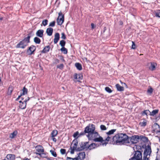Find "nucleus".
<instances>
[{
    "label": "nucleus",
    "mask_w": 160,
    "mask_h": 160,
    "mask_svg": "<svg viewBox=\"0 0 160 160\" xmlns=\"http://www.w3.org/2000/svg\"><path fill=\"white\" fill-rule=\"evenodd\" d=\"M153 127L155 128L156 129H157L155 130V131H156L157 132H160V127L158 124L157 123H155L153 125Z\"/></svg>",
    "instance_id": "393cba45"
},
{
    "label": "nucleus",
    "mask_w": 160,
    "mask_h": 160,
    "mask_svg": "<svg viewBox=\"0 0 160 160\" xmlns=\"http://www.w3.org/2000/svg\"><path fill=\"white\" fill-rule=\"evenodd\" d=\"M116 129H112L109 131V132H107V134L108 135H110L113 134V133L116 131Z\"/></svg>",
    "instance_id": "2f4dec72"
},
{
    "label": "nucleus",
    "mask_w": 160,
    "mask_h": 160,
    "mask_svg": "<svg viewBox=\"0 0 160 160\" xmlns=\"http://www.w3.org/2000/svg\"><path fill=\"white\" fill-rule=\"evenodd\" d=\"M47 159L48 160H52L51 158H47Z\"/></svg>",
    "instance_id": "e2e57ef3"
},
{
    "label": "nucleus",
    "mask_w": 160,
    "mask_h": 160,
    "mask_svg": "<svg viewBox=\"0 0 160 160\" xmlns=\"http://www.w3.org/2000/svg\"><path fill=\"white\" fill-rule=\"evenodd\" d=\"M86 133H87V132H85V130H84V131L83 132H81V133H80V136L83 135H84Z\"/></svg>",
    "instance_id": "4d7b16f0"
},
{
    "label": "nucleus",
    "mask_w": 160,
    "mask_h": 160,
    "mask_svg": "<svg viewBox=\"0 0 160 160\" xmlns=\"http://www.w3.org/2000/svg\"><path fill=\"white\" fill-rule=\"evenodd\" d=\"M159 142H160V138H159Z\"/></svg>",
    "instance_id": "774afa93"
},
{
    "label": "nucleus",
    "mask_w": 160,
    "mask_h": 160,
    "mask_svg": "<svg viewBox=\"0 0 160 160\" xmlns=\"http://www.w3.org/2000/svg\"><path fill=\"white\" fill-rule=\"evenodd\" d=\"M95 125L93 124H89L85 128V132L88 133V134H91L95 131Z\"/></svg>",
    "instance_id": "39448f33"
},
{
    "label": "nucleus",
    "mask_w": 160,
    "mask_h": 160,
    "mask_svg": "<svg viewBox=\"0 0 160 160\" xmlns=\"http://www.w3.org/2000/svg\"><path fill=\"white\" fill-rule=\"evenodd\" d=\"M159 110L158 109H155L153 110L151 112H150V115L151 116H154L156 114L158 113Z\"/></svg>",
    "instance_id": "c756f323"
},
{
    "label": "nucleus",
    "mask_w": 160,
    "mask_h": 160,
    "mask_svg": "<svg viewBox=\"0 0 160 160\" xmlns=\"http://www.w3.org/2000/svg\"><path fill=\"white\" fill-rule=\"evenodd\" d=\"M74 78L77 80V81L79 82L82 79V75L80 74H75L74 75Z\"/></svg>",
    "instance_id": "a211bd4d"
},
{
    "label": "nucleus",
    "mask_w": 160,
    "mask_h": 160,
    "mask_svg": "<svg viewBox=\"0 0 160 160\" xmlns=\"http://www.w3.org/2000/svg\"><path fill=\"white\" fill-rule=\"evenodd\" d=\"M66 150L62 148L60 150V153L62 155L66 153Z\"/></svg>",
    "instance_id": "de8ad7c7"
},
{
    "label": "nucleus",
    "mask_w": 160,
    "mask_h": 160,
    "mask_svg": "<svg viewBox=\"0 0 160 160\" xmlns=\"http://www.w3.org/2000/svg\"><path fill=\"white\" fill-rule=\"evenodd\" d=\"M151 152V147L149 145H148L144 150L142 160H149Z\"/></svg>",
    "instance_id": "20e7f679"
},
{
    "label": "nucleus",
    "mask_w": 160,
    "mask_h": 160,
    "mask_svg": "<svg viewBox=\"0 0 160 160\" xmlns=\"http://www.w3.org/2000/svg\"><path fill=\"white\" fill-rule=\"evenodd\" d=\"M19 102L21 103H22V102L21 101H19Z\"/></svg>",
    "instance_id": "0e129e2a"
},
{
    "label": "nucleus",
    "mask_w": 160,
    "mask_h": 160,
    "mask_svg": "<svg viewBox=\"0 0 160 160\" xmlns=\"http://www.w3.org/2000/svg\"><path fill=\"white\" fill-rule=\"evenodd\" d=\"M66 44L65 42L63 40H61L60 42V44L62 47H64Z\"/></svg>",
    "instance_id": "a19ab883"
},
{
    "label": "nucleus",
    "mask_w": 160,
    "mask_h": 160,
    "mask_svg": "<svg viewBox=\"0 0 160 160\" xmlns=\"http://www.w3.org/2000/svg\"><path fill=\"white\" fill-rule=\"evenodd\" d=\"M140 138H141V139L142 141H143V142H147L148 141V138L146 137H144V136L140 137Z\"/></svg>",
    "instance_id": "58836bf2"
},
{
    "label": "nucleus",
    "mask_w": 160,
    "mask_h": 160,
    "mask_svg": "<svg viewBox=\"0 0 160 160\" xmlns=\"http://www.w3.org/2000/svg\"><path fill=\"white\" fill-rule=\"evenodd\" d=\"M78 148H77V149H76L74 147H72V146H71L70 147V149H71L70 153L71 154H73L74 153V151L75 150H76V151H78L77 150V149Z\"/></svg>",
    "instance_id": "ea45409f"
},
{
    "label": "nucleus",
    "mask_w": 160,
    "mask_h": 160,
    "mask_svg": "<svg viewBox=\"0 0 160 160\" xmlns=\"http://www.w3.org/2000/svg\"><path fill=\"white\" fill-rule=\"evenodd\" d=\"M60 50L61 52H63L64 54H66L68 52L67 49L65 48L64 47H62L61 49Z\"/></svg>",
    "instance_id": "f704fd0d"
},
{
    "label": "nucleus",
    "mask_w": 160,
    "mask_h": 160,
    "mask_svg": "<svg viewBox=\"0 0 160 160\" xmlns=\"http://www.w3.org/2000/svg\"><path fill=\"white\" fill-rule=\"evenodd\" d=\"M75 66L77 69L79 70H81L82 69L81 65L79 63H76Z\"/></svg>",
    "instance_id": "cd10ccee"
},
{
    "label": "nucleus",
    "mask_w": 160,
    "mask_h": 160,
    "mask_svg": "<svg viewBox=\"0 0 160 160\" xmlns=\"http://www.w3.org/2000/svg\"><path fill=\"white\" fill-rule=\"evenodd\" d=\"M29 97H28L27 99H25L23 102H22V103H20V108L21 109H25L26 106V102L29 100Z\"/></svg>",
    "instance_id": "f8f14e48"
},
{
    "label": "nucleus",
    "mask_w": 160,
    "mask_h": 160,
    "mask_svg": "<svg viewBox=\"0 0 160 160\" xmlns=\"http://www.w3.org/2000/svg\"><path fill=\"white\" fill-rule=\"evenodd\" d=\"M34 42L36 44H40L41 42V40L38 38L35 37L34 38Z\"/></svg>",
    "instance_id": "7c9ffc66"
},
{
    "label": "nucleus",
    "mask_w": 160,
    "mask_h": 160,
    "mask_svg": "<svg viewBox=\"0 0 160 160\" xmlns=\"http://www.w3.org/2000/svg\"><path fill=\"white\" fill-rule=\"evenodd\" d=\"M53 32V29L52 28H48L46 30V33L49 36H51Z\"/></svg>",
    "instance_id": "4be33fe9"
},
{
    "label": "nucleus",
    "mask_w": 160,
    "mask_h": 160,
    "mask_svg": "<svg viewBox=\"0 0 160 160\" xmlns=\"http://www.w3.org/2000/svg\"><path fill=\"white\" fill-rule=\"evenodd\" d=\"M122 85H124L125 86L127 87V85H126V84L124 83V82H123V83H122Z\"/></svg>",
    "instance_id": "680f3d73"
},
{
    "label": "nucleus",
    "mask_w": 160,
    "mask_h": 160,
    "mask_svg": "<svg viewBox=\"0 0 160 160\" xmlns=\"http://www.w3.org/2000/svg\"><path fill=\"white\" fill-rule=\"evenodd\" d=\"M156 17L160 18V10H158L155 12Z\"/></svg>",
    "instance_id": "4c0bfd02"
},
{
    "label": "nucleus",
    "mask_w": 160,
    "mask_h": 160,
    "mask_svg": "<svg viewBox=\"0 0 160 160\" xmlns=\"http://www.w3.org/2000/svg\"><path fill=\"white\" fill-rule=\"evenodd\" d=\"M38 155L42 158H47V154L45 153L44 152H41V153H39Z\"/></svg>",
    "instance_id": "c9c22d12"
},
{
    "label": "nucleus",
    "mask_w": 160,
    "mask_h": 160,
    "mask_svg": "<svg viewBox=\"0 0 160 160\" xmlns=\"http://www.w3.org/2000/svg\"><path fill=\"white\" fill-rule=\"evenodd\" d=\"M30 36L28 34V36L27 37L25 38L22 40L20 41L17 44L16 47L17 48H20L23 49L30 42Z\"/></svg>",
    "instance_id": "7ed1b4c3"
},
{
    "label": "nucleus",
    "mask_w": 160,
    "mask_h": 160,
    "mask_svg": "<svg viewBox=\"0 0 160 160\" xmlns=\"http://www.w3.org/2000/svg\"><path fill=\"white\" fill-rule=\"evenodd\" d=\"M105 90L109 93H110L112 92V90L108 87H106L105 88Z\"/></svg>",
    "instance_id": "c03bdc74"
},
{
    "label": "nucleus",
    "mask_w": 160,
    "mask_h": 160,
    "mask_svg": "<svg viewBox=\"0 0 160 160\" xmlns=\"http://www.w3.org/2000/svg\"><path fill=\"white\" fill-rule=\"evenodd\" d=\"M48 21L47 19H45L42 21V24L44 26H46L48 24Z\"/></svg>",
    "instance_id": "a18cd8bd"
},
{
    "label": "nucleus",
    "mask_w": 160,
    "mask_h": 160,
    "mask_svg": "<svg viewBox=\"0 0 160 160\" xmlns=\"http://www.w3.org/2000/svg\"><path fill=\"white\" fill-rule=\"evenodd\" d=\"M100 129L102 130H105L107 129L106 126L103 125H102L100 126Z\"/></svg>",
    "instance_id": "49530a36"
},
{
    "label": "nucleus",
    "mask_w": 160,
    "mask_h": 160,
    "mask_svg": "<svg viewBox=\"0 0 160 160\" xmlns=\"http://www.w3.org/2000/svg\"><path fill=\"white\" fill-rule=\"evenodd\" d=\"M6 159L8 160H14L15 159V156L13 154H8L6 157Z\"/></svg>",
    "instance_id": "6ab92c4d"
},
{
    "label": "nucleus",
    "mask_w": 160,
    "mask_h": 160,
    "mask_svg": "<svg viewBox=\"0 0 160 160\" xmlns=\"http://www.w3.org/2000/svg\"><path fill=\"white\" fill-rule=\"evenodd\" d=\"M35 148L36 151L37 152L35 153L37 155H38L39 153L44 152V148L41 145H38L36 146L35 147Z\"/></svg>",
    "instance_id": "9d476101"
},
{
    "label": "nucleus",
    "mask_w": 160,
    "mask_h": 160,
    "mask_svg": "<svg viewBox=\"0 0 160 160\" xmlns=\"http://www.w3.org/2000/svg\"><path fill=\"white\" fill-rule=\"evenodd\" d=\"M36 49V47L35 46L32 45L27 50V52L28 53V54L32 55Z\"/></svg>",
    "instance_id": "ddd939ff"
},
{
    "label": "nucleus",
    "mask_w": 160,
    "mask_h": 160,
    "mask_svg": "<svg viewBox=\"0 0 160 160\" xmlns=\"http://www.w3.org/2000/svg\"><path fill=\"white\" fill-rule=\"evenodd\" d=\"M52 140L54 142H56L57 141L56 139L54 138H53Z\"/></svg>",
    "instance_id": "bf43d9fd"
},
{
    "label": "nucleus",
    "mask_w": 160,
    "mask_h": 160,
    "mask_svg": "<svg viewBox=\"0 0 160 160\" xmlns=\"http://www.w3.org/2000/svg\"><path fill=\"white\" fill-rule=\"evenodd\" d=\"M13 90V87L12 86H10L8 88V91L7 94L8 95H11Z\"/></svg>",
    "instance_id": "a878e982"
},
{
    "label": "nucleus",
    "mask_w": 160,
    "mask_h": 160,
    "mask_svg": "<svg viewBox=\"0 0 160 160\" xmlns=\"http://www.w3.org/2000/svg\"><path fill=\"white\" fill-rule=\"evenodd\" d=\"M50 49V47L49 46H47L44 47L42 50V52L44 53H46L48 52Z\"/></svg>",
    "instance_id": "b1692460"
},
{
    "label": "nucleus",
    "mask_w": 160,
    "mask_h": 160,
    "mask_svg": "<svg viewBox=\"0 0 160 160\" xmlns=\"http://www.w3.org/2000/svg\"><path fill=\"white\" fill-rule=\"evenodd\" d=\"M58 134V131L56 130H54L52 131L51 133L52 137H55Z\"/></svg>",
    "instance_id": "473e14b6"
},
{
    "label": "nucleus",
    "mask_w": 160,
    "mask_h": 160,
    "mask_svg": "<svg viewBox=\"0 0 160 160\" xmlns=\"http://www.w3.org/2000/svg\"><path fill=\"white\" fill-rule=\"evenodd\" d=\"M156 63L154 62H151L150 63V66L149 67V69L151 71H154L156 69Z\"/></svg>",
    "instance_id": "2eb2a0df"
},
{
    "label": "nucleus",
    "mask_w": 160,
    "mask_h": 160,
    "mask_svg": "<svg viewBox=\"0 0 160 160\" xmlns=\"http://www.w3.org/2000/svg\"><path fill=\"white\" fill-rule=\"evenodd\" d=\"M101 145V144H97L95 143H92L89 145L88 147V149L89 150H91L92 149H94L99 146L100 145Z\"/></svg>",
    "instance_id": "4468645a"
},
{
    "label": "nucleus",
    "mask_w": 160,
    "mask_h": 160,
    "mask_svg": "<svg viewBox=\"0 0 160 160\" xmlns=\"http://www.w3.org/2000/svg\"><path fill=\"white\" fill-rule=\"evenodd\" d=\"M67 160H77V159L76 158H71L69 157H67L66 158Z\"/></svg>",
    "instance_id": "3c124183"
},
{
    "label": "nucleus",
    "mask_w": 160,
    "mask_h": 160,
    "mask_svg": "<svg viewBox=\"0 0 160 160\" xmlns=\"http://www.w3.org/2000/svg\"><path fill=\"white\" fill-rule=\"evenodd\" d=\"M59 60L57 59H55V63L56 64H57L59 63Z\"/></svg>",
    "instance_id": "6e6d98bb"
},
{
    "label": "nucleus",
    "mask_w": 160,
    "mask_h": 160,
    "mask_svg": "<svg viewBox=\"0 0 160 160\" xmlns=\"http://www.w3.org/2000/svg\"><path fill=\"white\" fill-rule=\"evenodd\" d=\"M58 17L57 19V24L59 25H61L64 21V15L62 14L61 11L58 13Z\"/></svg>",
    "instance_id": "0eeeda50"
},
{
    "label": "nucleus",
    "mask_w": 160,
    "mask_h": 160,
    "mask_svg": "<svg viewBox=\"0 0 160 160\" xmlns=\"http://www.w3.org/2000/svg\"><path fill=\"white\" fill-rule=\"evenodd\" d=\"M22 95H21V94H20V95H19L18 96V97L16 99V101H18L19 100V98L21 97V96H22Z\"/></svg>",
    "instance_id": "13d9d810"
},
{
    "label": "nucleus",
    "mask_w": 160,
    "mask_h": 160,
    "mask_svg": "<svg viewBox=\"0 0 160 160\" xmlns=\"http://www.w3.org/2000/svg\"><path fill=\"white\" fill-rule=\"evenodd\" d=\"M129 142L130 143H128L131 144H135L137 143L138 141V140L139 139V137L138 136L135 135L133 136L130 138H129Z\"/></svg>",
    "instance_id": "1a4fd4ad"
},
{
    "label": "nucleus",
    "mask_w": 160,
    "mask_h": 160,
    "mask_svg": "<svg viewBox=\"0 0 160 160\" xmlns=\"http://www.w3.org/2000/svg\"><path fill=\"white\" fill-rule=\"evenodd\" d=\"M112 143L113 144L121 143L127 145L130 142L128 137L126 134L122 133L116 134L112 137Z\"/></svg>",
    "instance_id": "f257e3e1"
},
{
    "label": "nucleus",
    "mask_w": 160,
    "mask_h": 160,
    "mask_svg": "<svg viewBox=\"0 0 160 160\" xmlns=\"http://www.w3.org/2000/svg\"><path fill=\"white\" fill-rule=\"evenodd\" d=\"M2 18H0V19L1 20H2Z\"/></svg>",
    "instance_id": "338daca9"
},
{
    "label": "nucleus",
    "mask_w": 160,
    "mask_h": 160,
    "mask_svg": "<svg viewBox=\"0 0 160 160\" xmlns=\"http://www.w3.org/2000/svg\"><path fill=\"white\" fill-rule=\"evenodd\" d=\"M142 158L141 152L140 151H137L135 152L133 157L130 159L129 160H142Z\"/></svg>",
    "instance_id": "423d86ee"
},
{
    "label": "nucleus",
    "mask_w": 160,
    "mask_h": 160,
    "mask_svg": "<svg viewBox=\"0 0 160 160\" xmlns=\"http://www.w3.org/2000/svg\"><path fill=\"white\" fill-rule=\"evenodd\" d=\"M150 112L148 110H144L142 113V115L144 116L146 115H148V114L149 113H150Z\"/></svg>",
    "instance_id": "72a5a7b5"
},
{
    "label": "nucleus",
    "mask_w": 160,
    "mask_h": 160,
    "mask_svg": "<svg viewBox=\"0 0 160 160\" xmlns=\"http://www.w3.org/2000/svg\"><path fill=\"white\" fill-rule=\"evenodd\" d=\"M50 152L51 153L52 155L55 157H56L57 156V153L56 152L54 151L51 150L50 151Z\"/></svg>",
    "instance_id": "79ce46f5"
},
{
    "label": "nucleus",
    "mask_w": 160,
    "mask_h": 160,
    "mask_svg": "<svg viewBox=\"0 0 160 160\" xmlns=\"http://www.w3.org/2000/svg\"><path fill=\"white\" fill-rule=\"evenodd\" d=\"M78 140L77 139H75L73 141L72 144L71 146H72V147H74L75 148L77 149L78 148L77 146H78Z\"/></svg>",
    "instance_id": "412c9836"
},
{
    "label": "nucleus",
    "mask_w": 160,
    "mask_h": 160,
    "mask_svg": "<svg viewBox=\"0 0 160 160\" xmlns=\"http://www.w3.org/2000/svg\"><path fill=\"white\" fill-rule=\"evenodd\" d=\"M60 38V35L58 33H55L54 36V42L55 44L57 43Z\"/></svg>",
    "instance_id": "f3484780"
},
{
    "label": "nucleus",
    "mask_w": 160,
    "mask_h": 160,
    "mask_svg": "<svg viewBox=\"0 0 160 160\" xmlns=\"http://www.w3.org/2000/svg\"><path fill=\"white\" fill-rule=\"evenodd\" d=\"M156 160H160V159H157Z\"/></svg>",
    "instance_id": "69168bd1"
},
{
    "label": "nucleus",
    "mask_w": 160,
    "mask_h": 160,
    "mask_svg": "<svg viewBox=\"0 0 160 160\" xmlns=\"http://www.w3.org/2000/svg\"><path fill=\"white\" fill-rule=\"evenodd\" d=\"M116 88L117 90L119 91H124V88L121 86L119 84H117L116 85Z\"/></svg>",
    "instance_id": "5701e85b"
},
{
    "label": "nucleus",
    "mask_w": 160,
    "mask_h": 160,
    "mask_svg": "<svg viewBox=\"0 0 160 160\" xmlns=\"http://www.w3.org/2000/svg\"><path fill=\"white\" fill-rule=\"evenodd\" d=\"M88 139L89 140H93L95 142L104 143L103 138L100 136L98 133L96 131H95L91 134L87 135Z\"/></svg>",
    "instance_id": "f03ea898"
},
{
    "label": "nucleus",
    "mask_w": 160,
    "mask_h": 160,
    "mask_svg": "<svg viewBox=\"0 0 160 160\" xmlns=\"http://www.w3.org/2000/svg\"><path fill=\"white\" fill-rule=\"evenodd\" d=\"M55 21H53L52 22L50 23L49 24V26L53 27L55 25Z\"/></svg>",
    "instance_id": "09e8293b"
},
{
    "label": "nucleus",
    "mask_w": 160,
    "mask_h": 160,
    "mask_svg": "<svg viewBox=\"0 0 160 160\" xmlns=\"http://www.w3.org/2000/svg\"><path fill=\"white\" fill-rule=\"evenodd\" d=\"M64 67V65L63 64H61L60 65H58L57 66V68L60 69H62Z\"/></svg>",
    "instance_id": "8fccbe9b"
},
{
    "label": "nucleus",
    "mask_w": 160,
    "mask_h": 160,
    "mask_svg": "<svg viewBox=\"0 0 160 160\" xmlns=\"http://www.w3.org/2000/svg\"><path fill=\"white\" fill-rule=\"evenodd\" d=\"M17 131H14L12 133H11V134L10 135V138H14L15 136H16V135L17 134Z\"/></svg>",
    "instance_id": "c85d7f7f"
},
{
    "label": "nucleus",
    "mask_w": 160,
    "mask_h": 160,
    "mask_svg": "<svg viewBox=\"0 0 160 160\" xmlns=\"http://www.w3.org/2000/svg\"><path fill=\"white\" fill-rule=\"evenodd\" d=\"M77 160H82L85 158V153L84 152H79L78 154V156L76 158Z\"/></svg>",
    "instance_id": "9b49d317"
},
{
    "label": "nucleus",
    "mask_w": 160,
    "mask_h": 160,
    "mask_svg": "<svg viewBox=\"0 0 160 160\" xmlns=\"http://www.w3.org/2000/svg\"><path fill=\"white\" fill-rule=\"evenodd\" d=\"M107 137L106 138L105 140H103V141H104L103 142V143H101L103 145H104V144L106 145L108 143V142L110 140V139H111L112 136L110 135H108Z\"/></svg>",
    "instance_id": "aec40b11"
},
{
    "label": "nucleus",
    "mask_w": 160,
    "mask_h": 160,
    "mask_svg": "<svg viewBox=\"0 0 160 160\" xmlns=\"http://www.w3.org/2000/svg\"><path fill=\"white\" fill-rule=\"evenodd\" d=\"M89 145L88 142H82L80 145V148H78L77 150L78 151H81L84 149L88 150Z\"/></svg>",
    "instance_id": "6e6552de"
},
{
    "label": "nucleus",
    "mask_w": 160,
    "mask_h": 160,
    "mask_svg": "<svg viewBox=\"0 0 160 160\" xmlns=\"http://www.w3.org/2000/svg\"><path fill=\"white\" fill-rule=\"evenodd\" d=\"M61 38L63 39H65L66 38V36L64 33L62 32L61 33Z\"/></svg>",
    "instance_id": "603ef678"
},
{
    "label": "nucleus",
    "mask_w": 160,
    "mask_h": 160,
    "mask_svg": "<svg viewBox=\"0 0 160 160\" xmlns=\"http://www.w3.org/2000/svg\"><path fill=\"white\" fill-rule=\"evenodd\" d=\"M132 48L133 49H135V44L134 42L132 41Z\"/></svg>",
    "instance_id": "5fc2aeb1"
},
{
    "label": "nucleus",
    "mask_w": 160,
    "mask_h": 160,
    "mask_svg": "<svg viewBox=\"0 0 160 160\" xmlns=\"http://www.w3.org/2000/svg\"><path fill=\"white\" fill-rule=\"evenodd\" d=\"M91 26H92V28H94V24L93 23H92L91 24Z\"/></svg>",
    "instance_id": "052dcab7"
},
{
    "label": "nucleus",
    "mask_w": 160,
    "mask_h": 160,
    "mask_svg": "<svg viewBox=\"0 0 160 160\" xmlns=\"http://www.w3.org/2000/svg\"><path fill=\"white\" fill-rule=\"evenodd\" d=\"M79 133L78 132H76L73 134V136L74 138H77V136L78 135Z\"/></svg>",
    "instance_id": "864d4df0"
},
{
    "label": "nucleus",
    "mask_w": 160,
    "mask_h": 160,
    "mask_svg": "<svg viewBox=\"0 0 160 160\" xmlns=\"http://www.w3.org/2000/svg\"><path fill=\"white\" fill-rule=\"evenodd\" d=\"M44 31L42 29H39L37 31L36 33V35L37 36H38L40 38H42L43 36V33Z\"/></svg>",
    "instance_id": "dca6fc26"
},
{
    "label": "nucleus",
    "mask_w": 160,
    "mask_h": 160,
    "mask_svg": "<svg viewBox=\"0 0 160 160\" xmlns=\"http://www.w3.org/2000/svg\"><path fill=\"white\" fill-rule=\"evenodd\" d=\"M147 124L146 120H144L142 122H140L139 123V125L142 127H145L146 126Z\"/></svg>",
    "instance_id": "e433bc0d"
},
{
    "label": "nucleus",
    "mask_w": 160,
    "mask_h": 160,
    "mask_svg": "<svg viewBox=\"0 0 160 160\" xmlns=\"http://www.w3.org/2000/svg\"><path fill=\"white\" fill-rule=\"evenodd\" d=\"M153 89L151 87H149V88L147 90V92L148 93L151 94L153 91Z\"/></svg>",
    "instance_id": "37998d69"
},
{
    "label": "nucleus",
    "mask_w": 160,
    "mask_h": 160,
    "mask_svg": "<svg viewBox=\"0 0 160 160\" xmlns=\"http://www.w3.org/2000/svg\"><path fill=\"white\" fill-rule=\"evenodd\" d=\"M22 92H21V95H23L26 94H27L28 92V89L27 88H25L24 87L23 88L22 90Z\"/></svg>",
    "instance_id": "bb28decb"
}]
</instances>
